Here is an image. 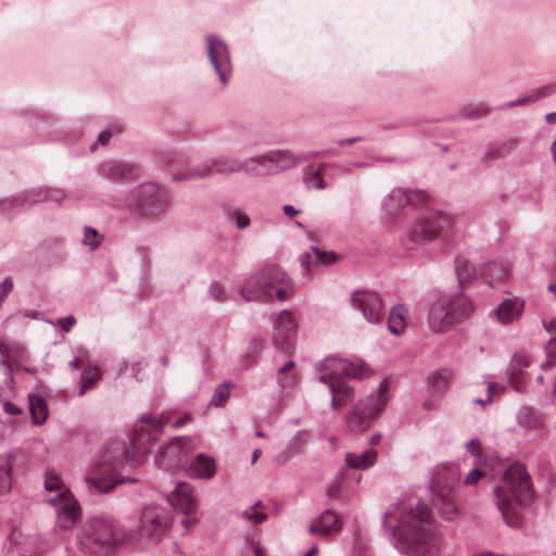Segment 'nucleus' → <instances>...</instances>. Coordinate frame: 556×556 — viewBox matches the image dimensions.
<instances>
[{"label": "nucleus", "instance_id": "680f3d73", "mask_svg": "<svg viewBox=\"0 0 556 556\" xmlns=\"http://www.w3.org/2000/svg\"><path fill=\"white\" fill-rule=\"evenodd\" d=\"M86 351H79L78 354L70 362V366L73 369H77L80 366L81 362L86 358Z\"/></svg>", "mask_w": 556, "mask_h": 556}, {"label": "nucleus", "instance_id": "f03ea898", "mask_svg": "<svg viewBox=\"0 0 556 556\" xmlns=\"http://www.w3.org/2000/svg\"><path fill=\"white\" fill-rule=\"evenodd\" d=\"M495 504L505 522L517 528L521 525L517 508L531 503L533 490L530 477L521 465H511L503 473L498 485L494 488Z\"/></svg>", "mask_w": 556, "mask_h": 556}, {"label": "nucleus", "instance_id": "ea45409f", "mask_svg": "<svg viewBox=\"0 0 556 556\" xmlns=\"http://www.w3.org/2000/svg\"><path fill=\"white\" fill-rule=\"evenodd\" d=\"M517 422L523 429H531L536 424V416L529 407H521L517 413Z\"/></svg>", "mask_w": 556, "mask_h": 556}, {"label": "nucleus", "instance_id": "79ce46f5", "mask_svg": "<svg viewBox=\"0 0 556 556\" xmlns=\"http://www.w3.org/2000/svg\"><path fill=\"white\" fill-rule=\"evenodd\" d=\"M315 254V265H327L337 262L338 256L333 252H321L315 248H312Z\"/></svg>", "mask_w": 556, "mask_h": 556}, {"label": "nucleus", "instance_id": "8fccbe9b", "mask_svg": "<svg viewBox=\"0 0 556 556\" xmlns=\"http://www.w3.org/2000/svg\"><path fill=\"white\" fill-rule=\"evenodd\" d=\"M545 350L547 354L546 366L556 364V336L548 340Z\"/></svg>", "mask_w": 556, "mask_h": 556}, {"label": "nucleus", "instance_id": "09e8293b", "mask_svg": "<svg viewBox=\"0 0 556 556\" xmlns=\"http://www.w3.org/2000/svg\"><path fill=\"white\" fill-rule=\"evenodd\" d=\"M484 471L481 469H471L464 479V484L467 486H475L479 480L484 477Z\"/></svg>", "mask_w": 556, "mask_h": 556}, {"label": "nucleus", "instance_id": "39448f33", "mask_svg": "<svg viewBox=\"0 0 556 556\" xmlns=\"http://www.w3.org/2000/svg\"><path fill=\"white\" fill-rule=\"evenodd\" d=\"M472 312V303L464 294L443 296L430 307L429 326L434 332H445L456 323L468 318Z\"/></svg>", "mask_w": 556, "mask_h": 556}, {"label": "nucleus", "instance_id": "c9c22d12", "mask_svg": "<svg viewBox=\"0 0 556 556\" xmlns=\"http://www.w3.org/2000/svg\"><path fill=\"white\" fill-rule=\"evenodd\" d=\"M101 378V371L97 366H88L81 374V387L79 394L83 395L91 389Z\"/></svg>", "mask_w": 556, "mask_h": 556}, {"label": "nucleus", "instance_id": "b1692460", "mask_svg": "<svg viewBox=\"0 0 556 556\" xmlns=\"http://www.w3.org/2000/svg\"><path fill=\"white\" fill-rule=\"evenodd\" d=\"M43 488L47 492L55 493L47 500L49 504L58 503V501H62V497H65V493H71L60 473L51 469L45 472Z\"/></svg>", "mask_w": 556, "mask_h": 556}, {"label": "nucleus", "instance_id": "6e6d98bb", "mask_svg": "<svg viewBox=\"0 0 556 556\" xmlns=\"http://www.w3.org/2000/svg\"><path fill=\"white\" fill-rule=\"evenodd\" d=\"M208 292L211 298L215 301H224L226 299L223 287L217 282L211 285Z\"/></svg>", "mask_w": 556, "mask_h": 556}, {"label": "nucleus", "instance_id": "e433bc0d", "mask_svg": "<svg viewBox=\"0 0 556 556\" xmlns=\"http://www.w3.org/2000/svg\"><path fill=\"white\" fill-rule=\"evenodd\" d=\"M530 364L529 358L526 354H516L509 365L508 375L510 379V383L517 389V386L514 383V378L522 371L523 368L528 367Z\"/></svg>", "mask_w": 556, "mask_h": 556}, {"label": "nucleus", "instance_id": "58836bf2", "mask_svg": "<svg viewBox=\"0 0 556 556\" xmlns=\"http://www.w3.org/2000/svg\"><path fill=\"white\" fill-rule=\"evenodd\" d=\"M106 175L109 177H128L132 174L134 167L130 164H127L125 162H116L113 164H110L106 169Z\"/></svg>", "mask_w": 556, "mask_h": 556}, {"label": "nucleus", "instance_id": "dca6fc26", "mask_svg": "<svg viewBox=\"0 0 556 556\" xmlns=\"http://www.w3.org/2000/svg\"><path fill=\"white\" fill-rule=\"evenodd\" d=\"M460 469L456 464L444 463L434 468L431 479V492L455 491L459 482Z\"/></svg>", "mask_w": 556, "mask_h": 556}, {"label": "nucleus", "instance_id": "052dcab7", "mask_svg": "<svg viewBox=\"0 0 556 556\" xmlns=\"http://www.w3.org/2000/svg\"><path fill=\"white\" fill-rule=\"evenodd\" d=\"M467 450L472 455L480 457L481 456V443L478 439H472L467 444Z\"/></svg>", "mask_w": 556, "mask_h": 556}, {"label": "nucleus", "instance_id": "f8f14e48", "mask_svg": "<svg viewBox=\"0 0 556 556\" xmlns=\"http://www.w3.org/2000/svg\"><path fill=\"white\" fill-rule=\"evenodd\" d=\"M298 323L294 315L289 311H282L277 317L273 342L275 346L285 353L294 350L296 342Z\"/></svg>", "mask_w": 556, "mask_h": 556}, {"label": "nucleus", "instance_id": "69168bd1", "mask_svg": "<svg viewBox=\"0 0 556 556\" xmlns=\"http://www.w3.org/2000/svg\"><path fill=\"white\" fill-rule=\"evenodd\" d=\"M485 154L490 160H494L496 157L502 156L501 150L496 147L489 148Z\"/></svg>", "mask_w": 556, "mask_h": 556}, {"label": "nucleus", "instance_id": "de8ad7c7", "mask_svg": "<svg viewBox=\"0 0 556 556\" xmlns=\"http://www.w3.org/2000/svg\"><path fill=\"white\" fill-rule=\"evenodd\" d=\"M300 264L303 269V275L306 276L309 273L312 264H315V254L312 250L301 254Z\"/></svg>", "mask_w": 556, "mask_h": 556}, {"label": "nucleus", "instance_id": "37998d69", "mask_svg": "<svg viewBox=\"0 0 556 556\" xmlns=\"http://www.w3.org/2000/svg\"><path fill=\"white\" fill-rule=\"evenodd\" d=\"M261 506V503H256L253 507H251L250 509H247L241 513V517L249 520V521H252L254 523H261L263 522L265 519H266V515L261 513V511H257L255 510L256 507Z\"/></svg>", "mask_w": 556, "mask_h": 556}, {"label": "nucleus", "instance_id": "c03bdc74", "mask_svg": "<svg viewBox=\"0 0 556 556\" xmlns=\"http://www.w3.org/2000/svg\"><path fill=\"white\" fill-rule=\"evenodd\" d=\"M13 381L12 369L9 364H0V391L3 388H10Z\"/></svg>", "mask_w": 556, "mask_h": 556}, {"label": "nucleus", "instance_id": "4d7b16f0", "mask_svg": "<svg viewBox=\"0 0 556 556\" xmlns=\"http://www.w3.org/2000/svg\"><path fill=\"white\" fill-rule=\"evenodd\" d=\"M0 353H2L3 355L14 359L17 356L24 354V349L21 348V346L10 348L8 345H0Z\"/></svg>", "mask_w": 556, "mask_h": 556}, {"label": "nucleus", "instance_id": "4be33fe9", "mask_svg": "<svg viewBox=\"0 0 556 556\" xmlns=\"http://www.w3.org/2000/svg\"><path fill=\"white\" fill-rule=\"evenodd\" d=\"M349 366V359L329 356L320 362L317 366L318 370L324 375L320 377L323 383L334 382L333 379L345 377Z\"/></svg>", "mask_w": 556, "mask_h": 556}, {"label": "nucleus", "instance_id": "774afa93", "mask_svg": "<svg viewBox=\"0 0 556 556\" xmlns=\"http://www.w3.org/2000/svg\"><path fill=\"white\" fill-rule=\"evenodd\" d=\"M111 136H112L111 131H109V130L102 131L99 135L97 142L101 143L102 146H105L109 142Z\"/></svg>", "mask_w": 556, "mask_h": 556}, {"label": "nucleus", "instance_id": "a18cd8bd", "mask_svg": "<svg viewBox=\"0 0 556 556\" xmlns=\"http://www.w3.org/2000/svg\"><path fill=\"white\" fill-rule=\"evenodd\" d=\"M556 93V81L538 88L532 91V100H540L542 98L551 97Z\"/></svg>", "mask_w": 556, "mask_h": 556}, {"label": "nucleus", "instance_id": "13d9d810", "mask_svg": "<svg viewBox=\"0 0 556 556\" xmlns=\"http://www.w3.org/2000/svg\"><path fill=\"white\" fill-rule=\"evenodd\" d=\"M503 391V387H500L494 382H490L488 386V403L492 402L494 397L500 396Z\"/></svg>", "mask_w": 556, "mask_h": 556}, {"label": "nucleus", "instance_id": "393cba45", "mask_svg": "<svg viewBox=\"0 0 556 556\" xmlns=\"http://www.w3.org/2000/svg\"><path fill=\"white\" fill-rule=\"evenodd\" d=\"M242 163L241 172H244L248 176L263 177L273 174L266 153L242 160Z\"/></svg>", "mask_w": 556, "mask_h": 556}, {"label": "nucleus", "instance_id": "4c0bfd02", "mask_svg": "<svg viewBox=\"0 0 556 556\" xmlns=\"http://www.w3.org/2000/svg\"><path fill=\"white\" fill-rule=\"evenodd\" d=\"M143 210L150 216H156L165 212L166 202L162 195H156L152 199H147Z\"/></svg>", "mask_w": 556, "mask_h": 556}, {"label": "nucleus", "instance_id": "423d86ee", "mask_svg": "<svg viewBox=\"0 0 556 556\" xmlns=\"http://www.w3.org/2000/svg\"><path fill=\"white\" fill-rule=\"evenodd\" d=\"M389 382L383 379L375 393L362 399L346 415L345 422L350 432L361 433L366 431L371 422L383 410L388 400Z\"/></svg>", "mask_w": 556, "mask_h": 556}, {"label": "nucleus", "instance_id": "0eeeda50", "mask_svg": "<svg viewBox=\"0 0 556 556\" xmlns=\"http://www.w3.org/2000/svg\"><path fill=\"white\" fill-rule=\"evenodd\" d=\"M455 223V217L443 211H429L419 216L408 231V240L415 244L432 242L443 230Z\"/></svg>", "mask_w": 556, "mask_h": 556}, {"label": "nucleus", "instance_id": "473e14b6", "mask_svg": "<svg viewBox=\"0 0 556 556\" xmlns=\"http://www.w3.org/2000/svg\"><path fill=\"white\" fill-rule=\"evenodd\" d=\"M327 164H320L318 167H309L304 173V181L307 188L324 190L327 188V182L324 179V170Z\"/></svg>", "mask_w": 556, "mask_h": 556}, {"label": "nucleus", "instance_id": "a211bd4d", "mask_svg": "<svg viewBox=\"0 0 556 556\" xmlns=\"http://www.w3.org/2000/svg\"><path fill=\"white\" fill-rule=\"evenodd\" d=\"M525 308V301L518 296L504 299L495 309L497 320L509 325L520 319Z\"/></svg>", "mask_w": 556, "mask_h": 556}, {"label": "nucleus", "instance_id": "412c9836", "mask_svg": "<svg viewBox=\"0 0 556 556\" xmlns=\"http://www.w3.org/2000/svg\"><path fill=\"white\" fill-rule=\"evenodd\" d=\"M169 416L167 414H162L160 418L142 416L134 428V437L137 441L144 442L146 433L156 434L163 431V427L166 422H168Z\"/></svg>", "mask_w": 556, "mask_h": 556}, {"label": "nucleus", "instance_id": "1a4fd4ad", "mask_svg": "<svg viewBox=\"0 0 556 556\" xmlns=\"http://www.w3.org/2000/svg\"><path fill=\"white\" fill-rule=\"evenodd\" d=\"M118 463L119 460L115 458H106L104 454L102 459L86 475L85 482L98 492H111L117 484L124 482V480L118 479L113 472Z\"/></svg>", "mask_w": 556, "mask_h": 556}, {"label": "nucleus", "instance_id": "cd10ccee", "mask_svg": "<svg viewBox=\"0 0 556 556\" xmlns=\"http://www.w3.org/2000/svg\"><path fill=\"white\" fill-rule=\"evenodd\" d=\"M266 154H267V160L269 161V164L271 165L273 174L283 170V169H287V168H290L300 161L288 150H275V151H269Z\"/></svg>", "mask_w": 556, "mask_h": 556}, {"label": "nucleus", "instance_id": "5701e85b", "mask_svg": "<svg viewBox=\"0 0 556 556\" xmlns=\"http://www.w3.org/2000/svg\"><path fill=\"white\" fill-rule=\"evenodd\" d=\"M188 471L190 477L210 480L216 473V463L214 458L200 453L191 462Z\"/></svg>", "mask_w": 556, "mask_h": 556}, {"label": "nucleus", "instance_id": "f3484780", "mask_svg": "<svg viewBox=\"0 0 556 556\" xmlns=\"http://www.w3.org/2000/svg\"><path fill=\"white\" fill-rule=\"evenodd\" d=\"M168 503L185 515H192L198 508L194 490L186 482L177 483L174 492L168 495Z\"/></svg>", "mask_w": 556, "mask_h": 556}, {"label": "nucleus", "instance_id": "9d476101", "mask_svg": "<svg viewBox=\"0 0 556 556\" xmlns=\"http://www.w3.org/2000/svg\"><path fill=\"white\" fill-rule=\"evenodd\" d=\"M173 521L170 509L148 504L142 508L139 528L143 535H160L172 527Z\"/></svg>", "mask_w": 556, "mask_h": 556}, {"label": "nucleus", "instance_id": "4468645a", "mask_svg": "<svg viewBox=\"0 0 556 556\" xmlns=\"http://www.w3.org/2000/svg\"><path fill=\"white\" fill-rule=\"evenodd\" d=\"M51 505L56 508V523L61 529L70 530L74 528L81 517L79 503L72 493H65L62 501Z\"/></svg>", "mask_w": 556, "mask_h": 556}, {"label": "nucleus", "instance_id": "aec40b11", "mask_svg": "<svg viewBox=\"0 0 556 556\" xmlns=\"http://www.w3.org/2000/svg\"><path fill=\"white\" fill-rule=\"evenodd\" d=\"M341 530V521L337 514L332 510L324 511L308 527L312 534H320L323 536L336 535Z\"/></svg>", "mask_w": 556, "mask_h": 556}, {"label": "nucleus", "instance_id": "5fc2aeb1", "mask_svg": "<svg viewBox=\"0 0 556 556\" xmlns=\"http://www.w3.org/2000/svg\"><path fill=\"white\" fill-rule=\"evenodd\" d=\"M12 289H13V282H12L11 278H5L0 283V307L2 306L4 300L8 298V295L12 291Z\"/></svg>", "mask_w": 556, "mask_h": 556}, {"label": "nucleus", "instance_id": "bb28decb", "mask_svg": "<svg viewBox=\"0 0 556 556\" xmlns=\"http://www.w3.org/2000/svg\"><path fill=\"white\" fill-rule=\"evenodd\" d=\"M329 390L332 394L331 397V406L334 409H338L349 402H351L354 397L353 388L346 382H329Z\"/></svg>", "mask_w": 556, "mask_h": 556}, {"label": "nucleus", "instance_id": "a878e982", "mask_svg": "<svg viewBox=\"0 0 556 556\" xmlns=\"http://www.w3.org/2000/svg\"><path fill=\"white\" fill-rule=\"evenodd\" d=\"M378 459V453L372 450H366L362 454L349 452L345 454V465L352 469L367 470L371 468Z\"/></svg>", "mask_w": 556, "mask_h": 556}, {"label": "nucleus", "instance_id": "0e129e2a", "mask_svg": "<svg viewBox=\"0 0 556 556\" xmlns=\"http://www.w3.org/2000/svg\"><path fill=\"white\" fill-rule=\"evenodd\" d=\"M542 325L548 333H556V319H543Z\"/></svg>", "mask_w": 556, "mask_h": 556}, {"label": "nucleus", "instance_id": "6e6552de", "mask_svg": "<svg viewBox=\"0 0 556 556\" xmlns=\"http://www.w3.org/2000/svg\"><path fill=\"white\" fill-rule=\"evenodd\" d=\"M242 160L220 154L186 169L177 179H199L212 175H230L241 172Z\"/></svg>", "mask_w": 556, "mask_h": 556}, {"label": "nucleus", "instance_id": "bf43d9fd", "mask_svg": "<svg viewBox=\"0 0 556 556\" xmlns=\"http://www.w3.org/2000/svg\"><path fill=\"white\" fill-rule=\"evenodd\" d=\"M58 324L65 332H68L75 326L76 319L74 318V316L70 315V316L60 318L58 320Z\"/></svg>", "mask_w": 556, "mask_h": 556}, {"label": "nucleus", "instance_id": "2eb2a0df", "mask_svg": "<svg viewBox=\"0 0 556 556\" xmlns=\"http://www.w3.org/2000/svg\"><path fill=\"white\" fill-rule=\"evenodd\" d=\"M195 447L191 438H177L165 445L156 456L160 466H169L185 458Z\"/></svg>", "mask_w": 556, "mask_h": 556}, {"label": "nucleus", "instance_id": "864d4df0", "mask_svg": "<svg viewBox=\"0 0 556 556\" xmlns=\"http://www.w3.org/2000/svg\"><path fill=\"white\" fill-rule=\"evenodd\" d=\"M98 232L93 228L87 227L85 229V240L84 242L89 245L91 249H96L99 245V241L97 240Z\"/></svg>", "mask_w": 556, "mask_h": 556}, {"label": "nucleus", "instance_id": "f257e3e1", "mask_svg": "<svg viewBox=\"0 0 556 556\" xmlns=\"http://www.w3.org/2000/svg\"><path fill=\"white\" fill-rule=\"evenodd\" d=\"M383 525L393 532L395 548L406 556H439L445 547L426 504L396 501L383 514Z\"/></svg>", "mask_w": 556, "mask_h": 556}, {"label": "nucleus", "instance_id": "9b49d317", "mask_svg": "<svg viewBox=\"0 0 556 556\" xmlns=\"http://www.w3.org/2000/svg\"><path fill=\"white\" fill-rule=\"evenodd\" d=\"M208 59L225 86L232 73L230 52L224 40L214 35L206 37Z\"/></svg>", "mask_w": 556, "mask_h": 556}, {"label": "nucleus", "instance_id": "72a5a7b5", "mask_svg": "<svg viewBox=\"0 0 556 556\" xmlns=\"http://www.w3.org/2000/svg\"><path fill=\"white\" fill-rule=\"evenodd\" d=\"M346 378L364 380L374 375V369L361 358L349 359Z\"/></svg>", "mask_w": 556, "mask_h": 556}, {"label": "nucleus", "instance_id": "603ef678", "mask_svg": "<svg viewBox=\"0 0 556 556\" xmlns=\"http://www.w3.org/2000/svg\"><path fill=\"white\" fill-rule=\"evenodd\" d=\"M11 486V478L9 469L4 466H0V493L7 492Z\"/></svg>", "mask_w": 556, "mask_h": 556}, {"label": "nucleus", "instance_id": "7ed1b4c3", "mask_svg": "<svg viewBox=\"0 0 556 556\" xmlns=\"http://www.w3.org/2000/svg\"><path fill=\"white\" fill-rule=\"evenodd\" d=\"M292 292L290 279L278 266L262 268L245 279L241 288V294L248 301L270 299L274 294L279 301H286Z\"/></svg>", "mask_w": 556, "mask_h": 556}, {"label": "nucleus", "instance_id": "49530a36", "mask_svg": "<svg viewBox=\"0 0 556 556\" xmlns=\"http://www.w3.org/2000/svg\"><path fill=\"white\" fill-rule=\"evenodd\" d=\"M231 219L236 223L238 229H245L251 224L249 215L240 211L232 212Z\"/></svg>", "mask_w": 556, "mask_h": 556}, {"label": "nucleus", "instance_id": "2f4dec72", "mask_svg": "<svg viewBox=\"0 0 556 556\" xmlns=\"http://www.w3.org/2000/svg\"><path fill=\"white\" fill-rule=\"evenodd\" d=\"M29 410L31 415V420L35 425H42L46 422L49 410L46 401L37 395H29Z\"/></svg>", "mask_w": 556, "mask_h": 556}, {"label": "nucleus", "instance_id": "7c9ffc66", "mask_svg": "<svg viewBox=\"0 0 556 556\" xmlns=\"http://www.w3.org/2000/svg\"><path fill=\"white\" fill-rule=\"evenodd\" d=\"M408 202L407 193L403 189L392 190L383 200V210L390 215H396Z\"/></svg>", "mask_w": 556, "mask_h": 556}, {"label": "nucleus", "instance_id": "f704fd0d", "mask_svg": "<svg viewBox=\"0 0 556 556\" xmlns=\"http://www.w3.org/2000/svg\"><path fill=\"white\" fill-rule=\"evenodd\" d=\"M455 271L459 282H470L476 276V268L465 257H457L455 261Z\"/></svg>", "mask_w": 556, "mask_h": 556}, {"label": "nucleus", "instance_id": "ddd939ff", "mask_svg": "<svg viewBox=\"0 0 556 556\" xmlns=\"http://www.w3.org/2000/svg\"><path fill=\"white\" fill-rule=\"evenodd\" d=\"M353 307L362 312L364 318L371 323H378L382 316V301L374 291L361 290L352 294Z\"/></svg>", "mask_w": 556, "mask_h": 556}, {"label": "nucleus", "instance_id": "338daca9", "mask_svg": "<svg viewBox=\"0 0 556 556\" xmlns=\"http://www.w3.org/2000/svg\"><path fill=\"white\" fill-rule=\"evenodd\" d=\"M4 409L7 413L12 415H20L22 413V409L15 406L14 404L8 402L4 404Z\"/></svg>", "mask_w": 556, "mask_h": 556}, {"label": "nucleus", "instance_id": "3c124183", "mask_svg": "<svg viewBox=\"0 0 556 556\" xmlns=\"http://www.w3.org/2000/svg\"><path fill=\"white\" fill-rule=\"evenodd\" d=\"M486 270L496 280L504 279L508 274V268L503 266L498 267L496 263L489 264Z\"/></svg>", "mask_w": 556, "mask_h": 556}, {"label": "nucleus", "instance_id": "c85d7f7f", "mask_svg": "<svg viewBox=\"0 0 556 556\" xmlns=\"http://www.w3.org/2000/svg\"><path fill=\"white\" fill-rule=\"evenodd\" d=\"M307 440L308 433L306 431H298L295 435L291 438L285 451L277 457V462L279 464H286L291 457L300 454Z\"/></svg>", "mask_w": 556, "mask_h": 556}, {"label": "nucleus", "instance_id": "a19ab883", "mask_svg": "<svg viewBox=\"0 0 556 556\" xmlns=\"http://www.w3.org/2000/svg\"><path fill=\"white\" fill-rule=\"evenodd\" d=\"M228 397H229L228 388L226 386H219L218 388H216L210 403L216 407H220V406L225 405Z\"/></svg>", "mask_w": 556, "mask_h": 556}, {"label": "nucleus", "instance_id": "6ab92c4d", "mask_svg": "<svg viewBox=\"0 0 556 556\" xmlns=\"http://www.w3.org/2000/svg\"><path fill=\"white\" fill-rule=\"evenodd\" d=\"M431 502L444 519L454 521L458 518L459 510L455 502V491L431 492Z\"/></svg>", "mask_w": 556, "mask_h": 556}, {"label": "nucleus", "instance_id": "e2e57ef3", "mask_svg": "<svg viewBox=\"0 0 556 556\" xmlns=\"http://www.w3.org/2000/svg\"><path fill=\"white\" fill-rule=\"evenodd\" d=\"M296 376L285 377L279 379V384L282 389L291 388L296 382Z\"/></svg>", "mask_w": 556, "mask_h": 556}, {"label": "nucleus", "instance_id": "20e7f679", "mask_svg": "<svg viewBox=\"0 0 556 556\" xmlns=\"http://www.w3.org/2000/svg\"><path fill=\"white\" fill-rule=\"evenodd\" d=\"M125 540V533L103 518L89 519L77 535L79 546L92 554H108Z\"/></svg>", "mask_w": 556, "mask_h": 556}, {"label": "nucleus", "instance_id": "c756f323", "mask_svg": "<svg viewBox=\"0 0 556 556\" xmlns=\"http://www.w3.org/2000/svg\"><path fill=\"white\" fill-rule=\"evenodd\" d=\"M408 309L404 305L394 306L389 314V330L392 334H402L407 327Z\"/></svg>", "mask_w": 556, "mask_h": 556}]
</instances>
